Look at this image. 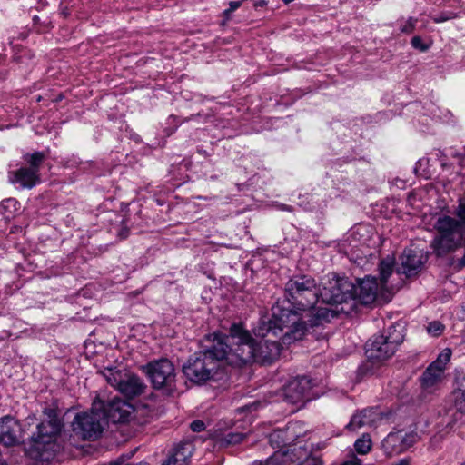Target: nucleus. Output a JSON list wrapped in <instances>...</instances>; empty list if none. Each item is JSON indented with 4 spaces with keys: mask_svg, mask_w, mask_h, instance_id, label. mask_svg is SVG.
Wrapping results in <instances>:
<instances>
[{
    "mask_svg": "<svg viewBox=\"0 0 465 465\" xmlns=\"http://www.w3.org/2000/svg\"><path fill=\"white\" fill-rule=\"evenodd\" d=\"M341 465H362V463L360 459L353 457L351 460H346L343 463H341Z\"/></svg>",
    "mask_w": 465,
    "mask_h": 465,
    "instance_id": "nucleus-34",
    "label": "nucleus"
},
{
    "mask_svg": "<svg viewBox=\"0 0 465 465\" xmlns=\"http://www.w3.org/2000/svg\"><path fill=\"white\" fill-rule=\"evenodd\" d=\"M193 450V443L190 440H183L173 449L168 457L176 460L181 465H187Z\"/></svg>",
    "mask_w": 465,
    "mask_h": 465,
    "instance_id": "nucleus-22",
    "label": "nucleus"
},
{
    "mask_svg": "<svg viewBox=\"0 0 465 465\" xmlns=\"http://www.w3.org/2000/svg\"><path fill=\"white\" fill-rule=\"evenodd\" d=\"M307 456L306 449L301 447L286 450H279L264 461H254V465H301Z\"/></svg>",
    "mask_w": 465,
    "mask_h": 465,
    "instance_id": "nucleus-16",
    "label": "nucleus"
},
{
    "mask_svg": "<svg viewBox=\"0 0 465 465\" xmlns=\"http://www.w3.org/2000/svg\"><path fill=\"white\" fill-rule=\"evenodd\" d=\"M244 1L245 0L230 1L229 2V8L225 9L223 12V15L224 19L226 21L230 20L232 13H233L235 10L240 8Z\"/></svg>",
    "mask_w": 465,
    "mask_h": 465,
    "instance_id": "nucleus-28",
    "label": "nucleus"
},
{
    "mask_svg": "<svg viewBox=\"0 0 465 465\" xmlns=\"http://www.w3.org/2000/svg\"><path fill=\"white\" fill-rule=\"evenodd\" d=\"M46 158L44 152L35 151L23 155V160L28 166H22L8 172V180L20 189H32L41 182L40 167Z\"/></svg>",
    "mask_w": 465,
    "mask_h": 465,
    "instance_id": "nucleus-8",
    "label": "nucleus"
},
{
    "mask_svg": "<svg viewBox=\"0 0 465 465\" xmlns=\"http://www.w3.org/2000/svg\"><path fill=\"white\" fill-rule=\"evenodd\" d=\"M312 388V381L306 376L296 377L282 388V397L285 401L296 404L304 401H310V391Z\"/></svg>",
    "mask_w": 465,
    "mask_h": 465,
    "instance_id": "nucleus-14",
    "label": "nucleus"
},
{
    "mask_svg": "<svg viewBox=\"0 0 465 465\" xmlns=\"http://www.w3.org/2000/svg\"><path fill=\"white\" fill-rule=\"evenodd\" d=\"M229 339L234 346L232 348L230 362L238 367L250 361L272 363L279 358L281 353L279 341L266 339L256 341L240 323L231 325Z\"/></svg>",
    "mask_w": 465,
    "mask_h": 465,
    "instance_id": "nucleus-2",
    "label": "nucleus"
},
{
    "mask_svg": "<svg viewBox=\"0 0 465 465\" xmlns=\"http://www.w3.org/2000/svg\"><path fill=\"white\" fill-rule=\"evenodd\" d=\"M268 5V2L266 0H259L254 2L253 6L257 9L259 7H264Z\"/></svg>",
    "mask_w": 465,
    "mask_h": 465,
    "instance_id": "nucleus-35",
    "label": "nucleus"
},
{
    "mask_svg": "<svg viewBox=\"0 0 465 465\" xmlns=\"http://www.w3.org/2000/svg\"><path fill=\"white\" fill-rule=\"evenodd\" d=\"M284 4H290L292 2H293L294 0H282Z\"/></svg>",
    "mask_w": 465,
    "mask_h": 465,
    "instance_id": "nucleus-38",
    "label": "nucleus"
},
{
    "mask_svg": "<svg viewBox=\"0 0 465 465\" xmlns=\"http://www.w3.org/2000/svg\"><path fill=\"white\" fill-rule=\"evenodd\" d=\"M446 420H458L465 414V375L455 378L454 389L446 401Z\"/></svg>",
    "mask_w": 465,
    "mask_h": 465,
    "instance_id": "nucleus-11",
    "label": "nucleus"
},
{
    "mask_svg": "<svg viewBox=\"0 0 465 465\" xmlns=\"http://www.w3.org/2000/svg\"><path fill=\"white\" fill-rule=\"evenodd\" d=\"M420 43H421V39L419 36H414L411 39V45H412L413 47L420 48L421 50H426V47L423 46V45L421 46Z\"/></svg>",
    "mask_w": 465,
    "mask_h": 465,
    "instance_id": "nucleus-33",
    "label": "nucleus"
},
{
    "mask_svg": "<svg viewBox=\"0 0 465 465\" xmlns=\"http://www.w3.org/2000/svg\"><path fill=\"white\" fill-rule=\"evenodd\" d=\"M103 375L108 381V383L114 387L116 390H118L120 383L122 382V380L126 375V372H123L120 370H117L116 368H106L103 371Z\"/></svg>",
    "mask_w": 465,
    "mask_h": 465,
    "instance_id": "nucleus-24",
    "label": "nucleus"
},
{
    "mask_svg": "<svg viewBox=\"0 0 465 465\" xmlns=\"http://www.w3.org/2000/svg\"><path fill=\"white\" fill-rule=\"evenodd\" d=\"M284 290L289 307L273 306L272 317L267 325L268 333L282 334L283 344L302 340L309 327L329 322L334 317L329 308L315 306L321 298V289L313 277L294 275L285 283Z\"/></svg>",
    "mask_w": 465,
    "mask_h": 465,
    "instance_id": "nucleus-1",
    "label": "nucleus"
},
{
    "mask_svg": "<svg viewBox=\"0 0 465 465\" xmlns=\"http://www.w3.org/2000/svg\"><path fill=\"white\" fill-rule=\"evenodd\" d=\"M395 265V258L388 255L382 259L379 264V275L381 290L392 289V285H389V278L392 275Z\"/></svg>",
    "mask_w": 465,
    "mask_h": 465,
    "instance_id": "nucleus-23",
    "label": "nucleus"
},
{
    "mask_svg": "<svg viewBox=\"0 0 465 465\" xmlns=\"http://www.w3.org/2000/svg\"><path fill=\"white\" fill-rule=\"evenodd\" d=\"M381 289L377 279L371 276H366L361 280H358V285H355V295L352 300H358L362 304L372 303Z\"/></svg>",
    "mask_w": 465,
    "mask_h": 465,
    "instance_id": "nucleus-17",
    "label": "nucleus"
},
{
    "mask_svg": "<svg viewBox=\"0 0 465 465\" xmlns=\"http://www.w3.org/2000/svg\"><path fill=\"white\" fill-rule=\"evenodd\" d=\"M252 465H254V462L252 463Z\"/></svg>",
    "mask_w": 465,
    "mask_h": 465,
    "instance_id": "nucleus-39",
    "label": "nucleus"
},
{
    "mask_svg": "<svg viewBox=\"0 0 465 465\" xmlns=\"http://www.w3.org/2000/svg\"><path fill=\"white\" fill-rule=\"evenodd\" d=\"M258 405H260V403H259V402H254V403H252V405H250V406H246V407H247L248 409H250V410H251V409L252 408V406H258Z\"/></svg>",
    "mask_w": 465,
    "mask_h": 465,
    "instance_id": "nucleus-37",
    "label": "nucleus"
},
{
    "mask_svg": "<svg viewBox=\"0 0 465 465\" xmlns=\"http://www.w3.org/2000/svg\"><path fill=\"white\" fill-rule=\"evenodd\" d=\"M380 413L377 408H368L355 413L346 428L349 430H357L363 427H371L375 421L380 420Z\"/></svg>",
    "mask_w": 465,
    "mask_h": 465,
    "instance_id": "nucleus-19",
    "label": "nucleus"
},
{
    "mask_svg": "<svg viewBox=\"0 0 465 465\" xmlns=\"http://www.w3.org/2000/svg\"><path fill=\"white\" fill-rule=\"evenodd\" d=\"M103 401L97 398L94 401L89 411L77 413L72 421V430L75 436L84 440H96L107 424L101 408Z\"/></svg>",
    "mask_w": 465,
    "mask_h": 465,
    "instance_id": "nucleus-5",
    "label": "nucleus"
},
{
    "mask_svg": "<svg viewBox=\"0 0 465 465\" xmlns=\"http://www.w3.org/2000/svg\"><path fill=\"white\" fill-rule=\"evenodd\" d=\"M403 340L401 325H391L387 329L386 334L374 335L366 342V356L371 361L387 360L395 353Z\"/></svg>",
    "mask_w": 465,
    "mask_h": 465,
    "instance_id": "nucleus-6",
    "label": "nucleus"
},
{
    "mask_svg": "<svg viewBox=\"0 0 465 465\" xmlns=\"http://www.w3.org/2000/svg\"><path fill=\"white\" fill-rule=\"evenodd\" d=\"M284 436H285V431H283V430L273 431L272 433L270 434V438H269L271 445L273 447L274 446L280 447V444L283 443V441H284Z\"/></svg>",
    "mask_w": 465,
    "mask_h": 465,
    "instance_id": "nucleus-29",
    "label": "nucleus"
},
{
    "mask_svg": "<svg viewBox=\"0 0 465 465\" xmlns=\"http://www.w3.org/2000/svg\"><path fill=\"white\" fill-rule=\"evenodd\" d=\"M418 440V435L413 432L402 430L390 432L381 442V448L386 456L391 457L406 451Z\"/></svg>",
    "mask_w": 465,
    "mask_h": 465,
    "instance_id": "nucleus-13",
    "label": "nucleus"
},
{
    "mask_svg": "<svg viewBox=\"0 0 465 465\" xmlns=\"http://www.w3.org/2000/svg\"><path fill=\"white\" fill-rule=\"evenodd\" d=\"M147 373L156 389L171 386L175 379L174 367L167 359H161L147 365Z\"/></svg>",
    "mask_w": 465,
    "mask_h": 465,
    "instance_id": "nucleus-15",
    "label": "nucleus"
},
{
    "mask_svg": "<svg viewBox=\"0 0 465 465\" xmlns=\"http://www.w3.org/2000/svg\"><path fill=\"white\" fill-rule=\"evenodd\" d=\"M322 302L340 304L353 299L355 295V284L348 278L336 277L329 281L328 285L321 290Z\"/></svg>",
    "mask_w": 465,
    "mask_h": 465,
    "instance_id": "nucleus-10",
    "label": "nucleus"
},
{
    "mask_svg": "<svg viewBox=\"0 0 465 465\" xmlns=\"http://www.w3.org/2000/svg\"><path fill=\"white\" fill-rule=\"evenodd\" d=\"M417 20L413 17H410L404 25L401 26V31L403 33H411L414 30Z\"/></svg>",
    "mask_w": 465,
    "mask_h": 465,
    "instance_id": "nucleus-31",
    "label": "nucleus"
},
{
    "mask_svg": "<svg viewBox=\"0 0 465 465\" xmlns=\"http://www.w3.org/2000/svg\"><path fill=\"white\" fill-rule=\"evenodd\" d=\"M229 336L215 334L213 344L205 350L195 352L183 371L184 375L193 382L203 383L213 378L223 361L228 364L232 352L227 344Z\"/></svg>",
    "mask_w": 465,
    "mask_h": 465,
    "instance_id": "nucleus-3",
    "label": "nucleus"
},
{
    "mask_svg": "<svg viewBox=\"0 0 465 465\" xmlns=\"http://www.w3.org/2000/svg\"><path fill=\"white\" fill-rule=\"evenodd\" d=\"M144 389L145 385L139 377L126 373L117 391L126 397L133 398L142 394Z\"/></svg>",
    "mask_w": 465,
    "mask_h": 465,
    "instance_id": "nucleus-21",
    "label": "nucleus"
},
{
    "mask_svg": "<svg viewBox=\"0 0 465 465\" xmlns=\"http://www.w3.org/2000/svg\"><path fill=\"white\" fill-rule=\"evenodd\" d=\"M190 428L194 432H201L204 430L205 424L201 420H195L191 423Z\"/></svg>",
    "mask_w": 465,
    "mask_h": 465,
    "instance_id": "nucleus-32",
    "label": "nucleus"
},
{
    "mask_svg": "<svg viewBox=\"0 0 465 465\" xmlns=\"http://www.w3.org/2000/svg\"><path fill=\"white\" fill-rule=\"evenodd\" d=\"M246 437L245 433L229 432L222 440L224 445H236L241 443Z\"/></svg>",
    "mask_w": 465,
    "mask_h": 465,
    "instance_id": "nucleus-26",
    "label": "nucleus"
},
{
    "mask_svg": "<svg viewBox=\"0 0 465 465\" xmlns=\"http://www.w3.org/2000/svg\"><path fill=\"white\" fill-rule=\"evenodd\" d=\"M134 411V406L127 401L114 398L111 401H104L101 408L106 423H125L128 422Z\"/></svg>",
    "mask_w": 465,
    "mask_h": 465,
    "instance_id": "nucleus-12",
    "label": "nucleus"
},
{
    "mask_svg": "<svg viewBox=\"0 0 465 465\" xmlns=\"http://www.w3.org/2000/svg\"><path fill=\"white\" fill-rule=\"evenodd\" d=\"M423 264L422 256L413 250L404 251L401 256V272L410 277L416 274Z\"/></svg>",
    "mask_w": 465,
    "mask_h": 465,
    "instance_id": "nucleus-20",
    "label": "nucleus"
},
{
    "mask_svg": "<svg viewBox=\"0 0 465 465\" xmlns=\"http://www.w3.org/2000/svg\"><path fill=\"white\" fill-rule=\"evenodd\" d=\"M282 209L286 211H292V208L291 206L282 205Z\"/></svg>",
    "mask_w": 465,
    "mask_h": 465,
    "instance_id": "nucleus-36",
    "label": "nucleus"
},
{
    "mask_svg": "<svg viewBox=\"0 0 465 465\" xmlns=\"http://www.w3.org/2000/svg\"><path fill=\"white\" fill-rule=\"evenodd\" d=\"M426 329L430 335L433 337H439L443 333L445 326L439 321H432L429 322Z\"/></svg>",
    "mask_w": 465,
    "mask_h": 465,
    "instance_id": "nucleus-27",
    "label": "nucleus"
},
{
    "mask_svg": "<svg viewBox=\"0 0 465 465\" xmlns=\"http://www.w3.org/2000/svg\"><path fill=\"white\" fill-rule=\"evenodd\" d=\"M43 414L45 420L37 425L36 431L32 436L34 447L39 451L51 450L54 446V440L64 426L57 407H45Z\"/></svg>",
    "mask_w": 465,
    "mask_h": 465,
    "instance_id": "nucleus-7",
    "label": "nucleus"
},
{
    "mask_svg": "<svg viewBox=\"0 0 465 465\" xmlns=\"http://www.w3.org/2000/svg\"><path fill=\"white\" fill-rule=\"evenodd\" d=\"M451 350L449 348L440 351L436 358L423 371L420 378V386L427 392H434L440 388L444 379L447 364L451 358Z\"/></svg>",
    "mask_w": 465,
    "mask_h": 465,
    "instance_id": "nucleus-9",
    "label": "nucleus"
},
{
    "mask_svg": "<svg viewBox=\"0 0 465 465\" xmlns=\"http://www.w3.org/2000/svg\"><path fill=\"white\" fill-rule=\"evenodd\" d=\"M455 214L458 219L442 214L436 220L437 235L431 247L438 256L454 251L465 242V203L459 204Z\"/></svg>",
    "mask_w": 465,
    "mask_h": 465,
    "instance_id": "nucleus-4",
    "label": "nucleus"
},
{
    "mask_svg": "<svg viewBox=\"0 0 465 465\" xmlns=\"http://www.w3.org/2000/svg\"><path fill=\"white\" fill-rule=\"evenodd\" d=\"M18 202L14 198H8L3 200L0 203V209L6 210L10 213L15 212L17 210Z\"/></svg>",
    "mask_w": 465,
    "mask_h": 465,
    "instance_id": "nucleus-30",
    "label": "nucleus"
},
{
    "mask_svg": "<svg viewBox=\"0 0 465 465\" xmlns=\"http://www.w3.org/2000/svg\"><path fill=\"white\" fill-rule=\"evenodd\" d=\"M19 425L9 416L0 419V443L5 446H14L19 441Z\"/></svg>",
    "mask_w": 465,
    "mask_h": 465,
    "instance_id": "nucleus-18",
    "label": "nucleus"
},
{
    "mask_svg": "<svg viewBox=\"0 0 465 465\" xmlns=\"http://www.w3.org/2000/svg\"><path fill=\"white\" fill-rule=\"evenodd\" d=\"M372 441L371 436L367 433H363L361 437L356 440L354 442V449L360 455H365L371 450Z\"/></svg>",
    "mask_w": 465,
    "mask_h": 465,
    "instance_id": "nucleus-25",
    "label": "nucleus"
}]
</instances>
